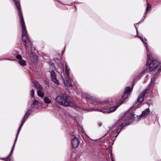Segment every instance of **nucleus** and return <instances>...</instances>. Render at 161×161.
<instances>
[{"label": "nucleus", "instance_id": "6e6552de", "mask_svg": "<svg viewBox=\"0 0 161 161\" xmlns=\"http://www.w3.org/2000/svg\"><path fill=\"white\" fill-rule=\"evenodd\" d=\"M148 91V89H147L143 90L139 94L137 100V101L138 103H140L143 101L144 96L147 93Z\"/></svg>", "mask_w": 161, "mask_h": 161}, {"label": "nucleus", "instance_id": "9b49d317", "mask_svg": "<svg viewBox=\"0 0 161 161\" xmlns=\"http://www.w3.org/2000/svg\"><path fill=\"white\" fill-rule=\"evenodd\" d=\"M31 112L32 111L31 110H30V109L28 110V111L26 113V114L24 116L22 120L21 124L20 125L19 127L22 128L24 124L25 121L28 118V116L31 113Z\"/></svg>", "mask_w": 161, "mask_h": 161}, {"label": "nucleus", "instance_id": "20e7f679", "mask_svg": "<svg viewBox=\"0 0 161 161\" xmlns=\"http://www.w3.org/2000/svg\"><path fill=\"white\" fill-rule=\"evenodd\" d=\"M150 53L147 52V67L150 71L154 70L159 65V61L157 59L151 60L150 58Z\"/></svg>", "mask_w": 161, "mask_h": 161}, {"label": "nucleus", "instance_id": "f704fd0d", "mask_svg": "<svg viewBox=\"0 0 161 161\" xmlns=\"http://www.w3.org/2000/svg\"><path fill=\"white\" fill-rule=\"evenodd\" d=\"M136 33L137 34L138 33V31H137V29H136Z\"/></svg>", "mask_w": 161, "mask_h": 161}, {"label": "nucleus", "instance_id": "a211bd4d", "mask_svg": "<svg viewBox=\"0 0 161 161\" xmlns=\"http://www.w3.org/2000/svg\"><path fill=\"white\" fill-rule=\"evenodd\" d=\"M141 40L142 41V42L144 43V44L145 45V46L147 50V51L149 52V50H148V48L147 47V43L146 42H145L144 41V40L145 41H147L146 39L145 38H144V39H143L142 38Z\"/></svg>", "mask_w": 161, "mask_h": 161}, {"label": "nucleus", "instance_id": "ddd939ff", "mask_svg": "<svg viewBox=\"0 0 161 161\" xmlns=\"http://www.w3.org/2000/svg\"><path fill=\"white\" fill-rule=\"evenodd\" d=\"M34 85L35 86L36 88L38 90H42L43 88L39 83L36 80L34 81L33 82Z\"/></svg>", "mask_w": 161, "mask_h": 161}, {"label": "nucleus", "instance_id": "7c9ffc66", "mask_svg": "<svg viewBox=\"0 0 161 161\" xmlns=\"http://www.w3.org/2000/svg\"><path fill=\"white\" fill-rule=\"evenodd\" d=\"M137 37L139 38L140 39H141L142 38V37H141V36H137Z\"/></svg>", "mask_w": 161, "mask_h": 161}, {"label": "nucleus", "instance_id": "4be33fe9", "mask_svg": "<svg viewBox=\"0 0 161 161\" xmlns=\"http://www.w3.org/2000/svg\"><path fill=\"white\" fill-rule=\"evenodd\" d=\"M151 7V6L150 5V4H147V5L146 8V11L145 13L144 14H146L147 13V10H149L150 8Z\"/></svg>", "mask_w": 161, "mask_h": 161}, {"label": "nucleus", "instance_id": "a878e982", "mask_svg": "<svg viewBox=\"0 0 161 161\" xmlns=\"http://www.w3.org/2000/svg\"><path fill=\"white\" fill-rule=\"evenodd\" d=\"M33 104H34L35 105L36 104H37L38 103V101H37L36 100H35L34 102H33Z\"/></svg>", "mask_w": 161, "mask_h": 161}, {"label": "nucleus", "instance_id": "b1692460", "mask_svg": "<svg viewBox=\"0 0 161 161\" xmlns=\"http://www.w3.org/2000/svg\"><path fill=\"white\" fill-rule=\"evenodd\" d=\"M31 96L32 97H34V91L32 89L31 91Z\"/></svg>", "mask_w": 161, "mask_h": 161}, {"label": "nucleus", "instance_id": "f8f14e48", "mask_svg": "<svg viewBox=\"0 0 161 161\" xmlns=\"http://www.w3.org/2000/svg\"><path fill=\"white\" fill-rule=\"evenodd\" d=\"M51 77L53 82L56 83L57 85H59V83L57 79L56 75L55 72L52 70L51 72Z\"/></svg>", "mask_w": 161, "mask_h": 161}, {"label": "nucleus", "instance_id": "9d476101", "mask_svg": "<svg viewBox=\"0 0 161 161\" xmlns=\"http://www.w3.org/2000/svg\"><path fill=\"white\" fill-rule=\"evenodd\" d=\"M31 112L32 111L31 110H30V109L28 110V111L26 113V114L24 116L22 120L21 124L20 125L19 127L22 128L24 124L25 121L28 118V116L31 113Z\"/></svg>", "mask_w": 161, "mask_h": 161}, {"label": "nucleus", "instance_id": "e433bc0d", "mask_svg": "<svg viewBox=\"0 0 161 161\" xmlns=\"http://www.w3.org/2000/svg\"><path fill=\"white\" fill-rule=\"evenodd\" d=\"M148 76V75H147L146 76V77H147Z\"/></svg>", "mask_w": 161, "mask_h": 161}, {"label": "nucleus", "instance_id": "393cba45", "mask_svg": "<svg viewBox=\"0 0 161 161\" xmlns=\"http://www.w3.org/2000/svg\"><path fill=\"white\" fill-rule=\"evenodd\" d=\"M20 130L18 129V132H17V134L16 135V138H15V142H16V141H17V138H18V135H19V132H20Z\"/></svg>", "mask_w": 161, "mask_h": 161}, {"label": "nucleus", "instance_id": "c756f323", "mask_svg": "<svg viewBox=\"0 0 161 161\" xmlns=\"http://www.w3.org/2000/svg\"><path fill=\"white\" fill-rule=\"evenodd\" d=\"M34 105H35V104H33V103H32V104H31V106L32 107H34Z\"/></svg>", "mask_w": 161, "mask_h": 161}, {"label": "nucleus", "instance_id": "423d86ee", "mask_svg": "<svg viewBox=\"0 0 161 161\" xmlns=\"http://www.w3.org/2000/svg\"><path fill=\"white\" fill-rule=\"evenodd\" d=\"M68 97L66 94L63 95L62 96H59L57 97L56 100L61 105L65 106H69L70 105V103L67 101Z\"/></svg>", "mask_w": 161, "mask_h": 161}, {"label": "nucleus", "instance_id": "bb28decb", "mask_svg": "<svg viewBox=\"0 0 161 161\" xmlns=\"http://www.w3.org/2000/svg\"><path fill=\"white\" fill-rule=\"evenodd\" d=\"M111 157L112 161H114L113 158L112 156V153H111Z\"/></svg>", "mask_w": 161, "mask_h": 161}, {"label": "nucleus", "instance_id": "2eb2a0df", "mask_svg": "<svg viewBox=\"0 0 161 161\" xmlns=\"http://www.w3.org/2000/svg\"><path fill=\"white\" fill-rule=\"evenodd\" d=\"M16 142H15V141L14 142V144L13 145V147H12V149H11V151H10V153L9 154V155H8V157H7L5 158H2V159H3V160H5V161H10V159H9L8 160V159L11 156V155H12V153H13V151L14 150V146H15V145Z\"/></svg>", "mask_w": 161, "mask_h": 161}, {"label": "nucleus", "instance_id": "39448f33", "mask_svg": "<svg viewBox=\"0 0 161 161\" xmlns=\"http://www.w3.org/2000/svg\"><path fill=\"white\" fill-rule=\"evenodd\" d=\"M65 73L64 74V78L65 80L63 79V82L65 86L67 87L68 90L72 89L73 87L71 83V80L69 75V69L68 68V66L67 64H65Z\"/></svg>", "mask_w": 161, "mask_h": 161}, {"label": "nucleus", "instance_id": "1a4fd4ad", "mask_svg": "<svg viewBox=\"0 0 161 161\" xmlns=\"http://www.w3.org/2000/svg\"><path fill=\"white\" fill-rule=\"evenodd\" d=\"M74 138L71 141V144L72 147L73 148H76L78 146L79 143V139L78 138L75 137L74 136Z\"/></svg>", "mask_w": 161, "mask_h": 161}, {"label": "nucleus", "instance_id": "aec40b11", "mask_svg": "<svg viewBox=\"0 0 161 161\" xmlns=\"http://www.w3.org/2000/svg\"><path fill=\"white\" fill-rule=\"evenodd\" d=\"M44 100L45 103L47 104H49L51 103V100L48 97H44Z\"/></svg>", "mask_w": 161, "mask_h": 161}, {"label": "nucleus", "instance_id": "f03ea898", "mask_svg": "<svg viewBox=\"0 0 161 161\" xmlns=\"http://www.w3.org/2000/svg\"><path fill=\"white\" fill-rule=\"evenodd\" d=\"M132 89L133 86L132 88H130V87H127L125 88L123 96L119 98H117L116 99V103L117 105L115 106L111 107L109 109H94L93 110L101 112L104 113H110L114 111L121 104L125 101H127V99H128V96L130 95V93L132 91Z\"/></svg>", "mask_w": 161, "mask_h": 161}, {"label": "nucleus", "instance_id": "4468645a", "mask_svg": "<svg viewBox=\"0 0 161 161\" xmlns=\"http://www.w3.org/2000/svg\"><path fill=\"white\" fill-rule=\"evenodd\" d=\"M16 142H15V141L14 142V144L13 145V147H12V149H11V151H10V153L9 154V155H8V157H7L5 158H2V159H3V160H5V161H10V159H9L8 160V159L11 156V155H12V153H13V151L14 150V146H15V145Z\"/></svg>", "mask_w": 161, "mask_h": 161}, {"label": "nucleus", "instance_id": "c9c22d12", "mask_svg": "<svg viewBox=\"0 0 161 161\" xmlns=\"http://www.w3.org/2000/svg\"><path fill=\"white\" fill-rule=\"evenodd\" d=\"M64 51H62V54H63V53H64Z\"/></svg>", "mask_w": 161, "mask_h": 161}, {"label": "nucleus", "instance_id": "dca6fc26", "mask_svg": "<svg viewBox=\"0 0 161 161\" xmlns=\"http://www.w3.org/2000/svg\"><path fill=\"white\" fill-rule=\"evenodd\" d=\"M149 113V108H147L142 112L140 116L142 117H145L147 116Z\"/></svg>", "mask_w": 161, "mask_h": 161}, {"label": "nucleus", "instance_id": "7ed1b4c3", "mask_svg": "<svg viewBox=\"0 0 161 161\" xmlns=\"http://www.w3.org/2000/svg\"><path fill=\"white\" fill-rule=\"evenodd\" d=\"M134 113H130L124 120V123L120 124L119 120L114 125L110 127V129H114L113 134L114 137L115 138L117 137L124 127L129 125L132 122L133 119L134 118Z\"/></svg>", "mask_w": 161, "mask_h": 161}, {"label": "nucleus", "instance_id": "4c0bfd02", "mask_svg": "<svg viewBox=\"0 0 161 161\" xmlns=\"http://www.w3.org/2000/svg\"><path fill=\"white\" fill-rule=\"evenodd\" d=\"M160 67H161V69H161V66H160Z\"/></svg>", "mask_w": 161, "mask_h": 161}, {"label": "nucleus", "instance_id": "c85d7f7f", "mask_svg": "<svg viewBox=\"0 0 161 161\" xmlns=\"http://www.w3.org/2000/svg\"><path fill=\"white\" fill-rule=\"evenodd\" d=\"M146 17V16L145 15H144V16H143V17L142 18V20H142H142H144V19H145V18Z\"/></svg>", "mask_w": 161, "mask_h": 161}, {"label": "nucleus", "instance_id": "5701e85b", "mask_svg": "<svg viewBox=\"0 0 161 161\" xmlns=\"http://www.w3.org/2000/svg\"><path fill=\"white\" fill-rule=\"evenodd\" d=\"M16 58L20 60H22V57L20 54H18L16 56Z\"/></svg>", "mask_w": 161, "mask_h": 161}, {"label": "nucleus", "instance_id": "cd10ccee", "mask_svg": "<svg viewBox=\"0 0 161 161\" xmlns=\"http://www.w3.org/2000/svg\"><path fill=\"white\" fill-rule=\"evenodd\" d=\"M98 125L99 126H101L102 125V123L101 122H99L98 123Z\"/></svg>", "mask_w": 161, "mask_h": 161}, {"label": "nucleus", "instance_id": "412c9836", "mask_svg": "<svg viewBox=\"0 0 161 161\" xmlns=\"http://www.w3.org/2000/svg\"><path fill=\"white\" fill-rule=\"evenodd\" d=\"M58 66L60 69L61 71L64 72V67L63 64H62L61 63H59L58 64Z\"/></svg>", "mask_w": 161, "mask_h": 161}, {"label": "nucleus", "instance_id": "72a5a7b5", "mask_svg": "<svg viewBox=\"0 0 161 161\" xmlns=\"http://www.w3.org/2000/svg\"><path fill=\"white\" fill-rule=\"evenodd\" d=\"M51 65H52V66H54L53 63L52 64H51Z\"/></svg>", "mask_w": 161, "mask_h": 161}, {"label": "nucleus", "instance_id": "0eeeda50", "mask_svg": "<svg viewBox=\"0 0 161 161\" xmlns=\"http://www.w3.org/2000/svg\"><path fill=\"white\" fill-rule=\"evenodd\" d=\"M81 96L86 99L87 101L93 105H97L99 103L97 99L91 96L87 93H83L82 94Z\"/></svg>", "mask_w": 161, "mask_h": 161}, {"label": "nucleus", "instance_id": "f257e3e1", "mask_svg": "<svg viewBox=\"0 0 161 161\" xmlns=\"http://www.w3.org/2000/svg\"><path fill=\"white\" fill-rule=\"evenodd\" d=\"M13 0L15 3L16 7L18 10L19 14L20 19V23L21 24L22 31V41L25 42L24 45L26 47V50L29 55L31 61V62H36L37 61V57L31 50L32 43L30 41L27 35V31L23 18L22 11L20 6L19 2V0Z\"/></svg>", "mask_w": 161, "mask_h": 161}, {"label": "nucleus", "instance_id": "2f4dec72", "mask_svg": "<svg viewBox=\"0 0 161 161\" xmlns=\"http://www.w3.org/2000/svg\"><path fill=\"white\" fill-rule=\"evenodd\" d=\"M5 60H9V59H5ZM9 60H14V59H9Z\"/></svg>", "mask_w": 161, "mask_h": 161}, {"label": "nucleus", "instance_id": "6ab92c4d", "mask_svg": "<svg viewBox=\"0 0 161 161\" xmlns=\"http://www.w3.org/2000/svg\"><path fill=\"white\" fill-rule=\"evenodd\" d=\"M42 90H38L37 93L38 96L42 98L44 97V94L42 92Z\"/></svg>", "mask_w": 161, "mask_h": 161}, {"label": "nucleus", "instance_id": "f3484780", "mask_svg": "<svg viewBox=\"0 0 161 161\" xmlns=\"http://www.w3.org/2000/svg\"><path fill=\"white\" fill-rule=\"evenodd\" d=\"M18 63L22 66H25L26 65V61L23 59L19 60L18 61Z\"/></svg>", "mask_w": 161, "mask_h": 161}, {"label": "nucleus", "instance_id": "473e14b6", "mask_svg": "<svg viewBox=\"0 0 161 161\" xmlns=\"http://www.w3.org/2000/svg\"><path fill=\"white\" fill-rule=\"evenodd\" d=\"M21 127H19V128H18V129L20 130L21 129Z\"/></svg>", "mask_w": 161, "mask_h": 161}]
</instances>
